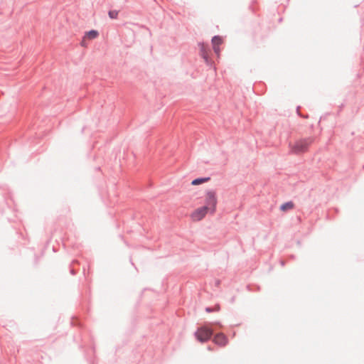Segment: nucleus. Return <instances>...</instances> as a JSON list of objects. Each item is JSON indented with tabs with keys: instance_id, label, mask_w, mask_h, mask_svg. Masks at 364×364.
Here are the masks:
<instances>
[{
	"instance_id": "nucleus-9",
	"label": "nucleus",
	"mask_w": 364,
	"mask_h": 364,
	"mask_svg": "<svg viewBox=\"0 0 364 364\" xmlns=\"http://www.w3.org/2000/svg\"><path fill=\"white\" fill-rule=\"evenodd\" d=\"M98 32L95 30L90 31L89 32L86 33L85 39L87 38L89 40H92L96 38L98 36Z\"/></svg>"
},
{
	"instance_id": "nucleus-11",
	"label": "nucleus",
	"mask_w": 364,
	"mask_h": 364,
	"mask_svg": "<svg viewBox=\"0 0 364 364\" xmlns=\"http://www.w3.org/2000/svg\"><path fill=\"white\" fill-rule=\"evenodd\" d=\"M109 16L111 18H117L118 16V11H109Z\"/></svg>"
},
{
	"instance_id": "nucleus-3",
	"label": "nucleus",
	"mask_w": 364,
	"mask_h": 364,
	"mask_svg": "<svg viewBox=\"0 0 364 364\" xmlns=\"http://www.w3.org/2000/svg\"><path fill=\"white\" fill-rule=\"evenodd\" d=\"M205 205L204 207H208L209 213L214 214L216 210V205L218 203L216 194L214 191H208L205 195Z\"/></svg>"
},
{
	"instance_id": "nucleus-7",
	"label": "nucleus",
	"mask_w": 364,
	"mask_h": 364,
	"mask_svg": "<svg viewBox=\"0 0 364 364\" xmlns=\"http://www.w3.org/2000/svg\"><path fill=\"white\" fill-rule=\"evenodd\" d=\"M199 46L201 56L205 59L206 63H208L209 50L208 48V46H205L204 43H200Z\"/></svg>"
},
{
	"instance_id": "nucleus-10",
	"label": "nucleus",
	"mask_w": 364,
	"mask_h": 364,
	"mask_svg": "<svg viewBox=\"0 0 364 364\" xmlns=\"http://www.w3.org/2000/svg\"><path fill=\"white\" fill-rule=\"evenodd\" d=\"M208 178H197L191 182L193 186H197L208 181Z\"/></svg>"
},
{
	"instance_id": "nucleus-4",
	"label": "nucleus",
	"mask_w": 364,
	"mask_h": 364,
	"mask_svg": "<svg viewBox=\"0 0 364 364\" xmlns=\"http://www.w3.org/2000/svg\"><path fill=\"white\" fill-rule=\"evenodd\" d=\"M208 207H200L193 210L190 217L191 220L194 222H198L203 219L208 213H209Z\"/></svg>"
},
{
	"instance_id": "nucleus-2",
	"label": "nucleus",
	"mask_w": 364,
	"mask_h": 364,
	"mask_svg": "<svg viewBox=\"0 0 364 364\" xmlns=\"http://www.w3.org/2000/svg\"><path fill=\"white\" fill-rule=\"evenodd\" d=\"M213 335V330L206 326L198 328L195 332L197 340L201 343L208 341Z\"/></svg>"
},
{
	"instance_id": "nucleus-6",
	"label": "nucleus",
	"mask_w": 364,
	"mask_h": 364,
	"mask_svg": "<svg viewBox=\"0 0 364 364\" xmlns=\"http://www.w3.org/2000/svg\"><path fill=\"white\" fill-rule=\"evenodd\" d=\"M223 43L221 37L216 36L212 39L213 49L217 55H220V50L219 46Z\"/></svg>"
},
{
	"instance_id": "nucleus-1",
	"label": "nucleus",
	"mask_w": 364,
	"mask_h": 364,
	"mask_svg": "<svg viewBox=\"0 0 364 364\" xmlns=\"http://www.w3.org/2000/svg\"><path fill=\"white\" fill-rule=\"evenodd\" d=\"M312 142L313 139L311 138L297 140L290 145L291 152L295 154L306 152Z\"/></svg>"
},
{
	"instance_id": "nucleus-5",
	"label": "nucleus",
	"mask_w": 364,
	"mask_h": 364,
	"mask_svg": "<svg viewBox=\"0 0 364 364\" xmlns=\"http://www.w3.org/2000/svg\"><path fill=\"white\" fill-rule=\"evenodd\" d=\"M213 342L218 346L223 348L228 344L229 340L224 333H218L213 337Z\"/></svg>"
},
{
	"instance_id": "nucleus-12",
	"label": "nucleus",
	"mask_w": 364,
	"mask_h": 364,
	"mask_svg": "<svg viewBox=\"0 0 364 364\" xmlns=\"http://www.w3.org/2000/svg\"><path fill=\"white\" fill-rule=\"evenodd\" d=\"M206 311H208V312H211V311H212V310H211L210 308H207V309H206Z\"/></svg>"
},
{
	"instance_id": "nucleus-8",
	"label": "nucleus",
	"mask_w": 364,
	"mask_h": 364,
	"mask_svg": "<svg viewBox=\"0 0 364 364\" xmlns=\"http://www.w3.org/2000/svg\"><path fill=\"white\" fill-rule=\"evenodd\" d=\"M294 207V203L291 201H289V202L282 204L280 207V209H281V210L286 212L287 210L293 209Z\"/></svg>"
}]
</instances>
